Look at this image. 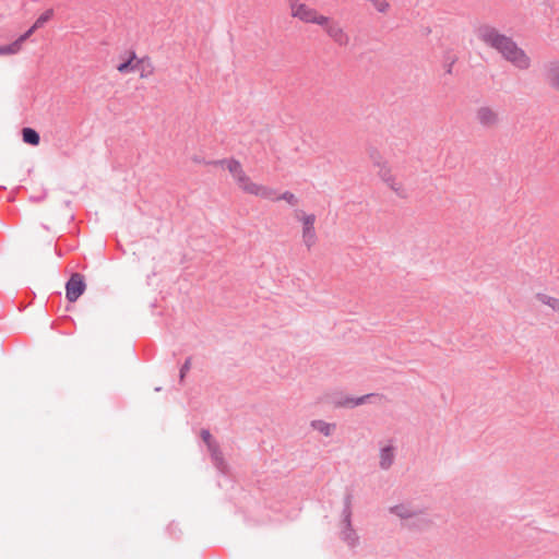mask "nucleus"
Returning a JSON list of instances; mask_svg holds the SVG:
<instances>
[{"label":"nucleus","instance_id":"412c9836","mask_svg":"<svg viewBox=\"0 0 559 559\" xmlns=\"http://www.w3.org/2000/svg\"><path fill=\"white\" fill-rule=\"evenodd\" d=\"M536 298L544 305H547L549 306L554 311L558 312L559 313V299L558 298H555V297H551V296H548L546 294H543V293H538L536 295Z\"/></svg>","mask_w":559,"mask_h":559},{"label":"nucleus","instance_id":"20e7f679","mask_svg":"<svg viewBox=\"0 0 559 559\" xmlns=\"http://www.w3.org/2000/svg\"><path fill=\"white\" fill-rule=\"evenodd\" d=\"M304 227H302V240L304 243L310 249L317 240V234L314 230V214H305L301 218Z\"/></svg>","mask_w":559,"mask_h":559},{"label":"nucleus","instance_id":"bb28decb","mask_svg":"<svg viewBox=\"0 0 559 559\" xmlns=\"http://www.w3.org/2000/svg\"><path fill=\"white\" fill-rule=\"evenodd\" d=\"M285 200L290 205H296L298 203V199L290 191H285L281 195L276 197V201Z\"/></svg>","mask_w":559,"mask_h":559},{"label":"nucleus","instance_id":"0eeeda50","mask_svg":"<svg viewBox=\"0 0 559 559\" xmlns=\"http://www.w3.org/2000/svg\"><path fill=\"white\" fill-rule=\"evenodd\" d=\"M545 80L551 88L559 92V61H551L546 64Z\"/></svg>","mask_w":559,"mask_h":559},{"label":"nucleus","instance_id":"f8f14e48","mask_svg":"<svg viewBox=\"0 0 559 559\" xmlns=\"http://www.w3.org/2000/svg\"><path fill=\"white\" fill-rule=\"evenodd\" d=\"M223 163H226V168L233 175L234 178H236L243 170L240 162L235 158L210 160L207 164L218 166V165H223Z\"/></svg>","mask_w":559,"mask_h":559},{"label":"nucleus","instance_id":"c756f323","mask_svg":"<svg viewBox=\"0 0 559 559\" xmlns=\"http://www.w3.org/2000/svg\"><path fill=\"white\" fill-rule=\"evenodd\" d=\"M388 185L399 197L405 198V194L403 193V189H402L401 185L395 183V180Z\"/></svg>","mask_w":559,"mask_h":559},{"label":"nucleus","instance_id":"b1692460","mask_svg":"<svg viewBox=\"0 0 559 559\" xmlns=\"http://www.w3.org/2000/svg\"><path fill=\"white\" fill-rule=\"evenodd\" d=\"M378 176L385 182L390 183L394 181V176L391 174V168L389 167L388 163L381 165L378 167Z\"/></svg>","mask_w":559,"mask_h":559},{"label":"nucleus","instance_id":"2f4dec72","mask_svg":"<svg viewBox=\"0 0 559 559\" xmlns=\"http://www.w3.org/2000/svg\"><path fill=\"white\" fill-rule=\"evenodd\" d=\"M192 160H193L194 163H198V164L203 163V164H205V165H209V164H207L209 162H205L203 158L199 157L198 155H194V156L192 157Z\"/></svg>","mask_w":559,"mask_h":559},{"label":"nucleus","instance_id":"423d86ee","mask_svg":"<svg viewBox=\"0 0 559 559\" xmlns=\"http://www.w3.org/2000/svg\"><path fill=\"white\" fill-rule=\"evenodd\" d=\"M476 118L478 122L485 128H491L499 121L498 114L488 106H483L477 109Z\"/></svg>","mask_w":559,"mask_h":559},{"label":"nucleus","instance_id":"39448f33","mask_svg":"<svg viewBox=\"0 0 559 559\" xmlns=\"http://www.w3.org/2000/svg\"><path fill=\"white\" fill-rule=\"evenodd\" d=\"M372 396H374L373 393L366 394L359 397L337 395L333 397L332 403L337 408H354L356 406L365 404Z\"/></svg>","mask_w":559,"mask_h":559},{"label":"nucleus","instance_id":"1a4fd4ad","mask_svg":"<svg viewBox=\"0 0 559 559\" xmlns=\"http://www.w3.org/2000/svg\"><path fill=\"white\" fill-rule=\"evenodd\" d=\"M293 16L300 19L306 23H311L314 17L316 10L307 7L306 4L292 3Z\"/></svg>","mask_w":559,"mask_h":559},{"label":"nucleus","instance_id":"393cba45","mask_svg":"<svg viewBox=\"0 0 559 559\" xmlns=\"http://www.w3.org/2000/svg\"><path fill=\"white\" fill-rule=\"evenodd\" d=\"M457 61V57L453 55L451 51H447L443 56V64L445 68V73L452 74V68L454 63Z\"/></svg>","mask_w":559,"mask_h":559},{"label":"nucleus","instance_id":"a878e982","mask_svg":"<svg viewBox=\"0 0 559 559\" xmlns=\"http://www.w3.org/2000/svg\"><path fill=\"white\" fill-rule=\"evenodd\" d=\"M191 362H192V358L188 357L185 360V362L182 364V366L180 367V370H179V383L180 384L185 383L186 376L189 372V370L191 369Z\"/></svg>","mask_w":559,"mask_h":559},{"label":"nucleus","instance_id":"f257e3e1","mask_svg":"<svg viewBox=\"0 0 559 559\" xmlns=\"http://www.w3.org/2000/svg\"><path fill=\"white\" fill-rule=\"evenodd\" d=\"M476 34L484 44L496 49L515 68L527 70L531 67V58L511 37L500 34L495 27L487 24L480 25Z\"/></svg>","mask_w":559,"mask_h":559},{"label":"nucleus","instance_id":"473e14b6","mask_svg":"<svg viewBox=\"0 0 559 559\" xmlns=\"http://www.w3.org/2000/svg\"><path fill=\"white\" fill-rule=\"evenodd\" d=\"M31 199H32V200H34V201H37V202H38V201H40L43 198L35 197V198H31Z\"/></svg>","mask_w":559,"mask_h":559},{"label":"nucleus","instance_id":"dca6fc26","mask_svg":"<svg viewBox=\"0 0 559 559\" xmlns=\"http://www.w3.org/2000/svg\"><path fill=\"white\" fill-rule=\"evenodd\" d=\"M394 462V447L386 445L380 451V467L382 469H389Z\"/></svg>","mask_w":559,"mask_h":559},{"label":"nucleus","instance_id":"4468645a","mask_svg":"<svg viewBox=\"0 0 559 559\" xmlns=\"http://www.w3.org/2000/svg\"><path fill=\"white\" fill-rule=\"evenodd\" d=\"M26 36H19L13 43L0 46V55H15L22 49V45L26 41Z\"/></svg>","mask_w":559,"mask_h":559},{"label":"nucleus","instance_id":"f3484780","mask_svg":"<svg viewBox=\"0 0 559 559\" xmlns=\"http://www.w3.org/2000/svg\"><path fill=\"white\" fill-rule=\"evenodd\" d=\"M22 133V140L24 143L29 144L32 146H37L40 142V135L38 131L31 127H24L21 130Z\"/></svg>","mask_w":559,"mask_h":559},{"label":"nucleus","instance_id":"c85d7f7f","mask_svg":"<svg viewBox=\"0 0 559 559\" xmlns=\"http://www.w3.org/2000/svg\"><path fill=\"white\" fill-rule=\"evenodd\" d=\"M330 19L324 15H318L317 12L314 13V17L312 19L311 23L321 25V26H328L330 25Z\"/></svg>","mask_w":559,"mask_h":559},{"label":"nucleus","instance_id":"7ed1b4c3","mask_svg":"<svg viewBox=\"0 0 559 559\" xmlns=\"http://www.w3.org/2000/svg\"><path fill=\"white\" fill-rule=\"evenodd\" d=\"M86 283L83 274L74 272L66 282V298L69 302L76 301L85 292Z\"/></svg>","mask_w":559,"mask_h":559},{"label":"nucleus","instance_id":"aec40b11","mask_svg":"<svg viewBox=\"0 0 559 559\" xmlns=\"http://www.w3.org/2000/svg\"><path fill=\"white\" fill-rule=\"evenodd\" d=\"M390 512L405 520L416 518L418 515V512L411 510L408 507L404 504H396L394 507H391Z\"/></svg>","mask_w":559,"mask_h":559},{"label":"nucleus","instance_id":"ddd939ff","mask_svg":"<svg viewBox=\"0 0 559 559\" xmlns=\"http://www.w3.org/2000/svg\"><path fill=\"white\" fill-rule=\"evenodd\" d=\"M52 16H53V10L52 9L46 10L44 13H41L37 17L35 23L23 35L26 36V39H28L34 34V32L36 29L43 27L45 25V23H47Z\"/></svg>","mask_w":559,"mask_h":559},{"label":"nucleus","instance_id":"6e6552de","mask_svg":"<svg viewBox=\"0 0 559 559\" xmlns=\"http://www.w3.org/2000/svg\"><path fill=\"white\" fill-rule=\"evenodd\" d=\"M325 32L340 46H346L349 41L348 35L336 23L328 25Z\"/></svg>","mask_w":559,"mask_h":559},{"label":"nucleus","instance_id":"7c9ffc66","mask_svg":"<svg viewBox=\"0 0 559 559\" xmlns=\"http://www.w3.org/2000/svg\"><path fill=\"white\" fill-rule=\"evenodd\" d=\"M417 521H418V523H413V525L417 526L419 528L427 527V526H429L431 524L430 520H427V519H424V518H420Z\"/></svg>","mask_w":559,"mask_h":559},{"label":"nucleus","instance_id":"6ab92c4d","mask_svg":"<svg viewBox=\"0 0 559 559\" xmlns=\"http://www.w3.org/2000/svg\"><path fill=\"white\" fill-rule=\"evenodd\" d=\"M311 427L314 430H318L319 432L324 435L325 437H330L333 433V431L335 430L336 425L335 424L326 423V421L321 420V419H316V420L311 421Z\"/></svg>","mask_w":559,"mask_h":559},{"label":"nucleus","instance_id":"cd10ccee","mask_svg":"<svg viewBox=\"0 0 559 559\" xmlns=\"http://www.w3.org/2000/svg\"><path fill=\"white\" fill-rule=\"evenodd\" d=\"M201 438H202V440L204 441V443L206 444L207 448L210 445H213V444L217 443L215 440H213L212 435H211L210 430H207V429H202L201 430Z\"/></svg>","mask_w":559,"mask_h":559},{"label":"nucleus","instance_id":"72a5a7b5","mask_svg":"<svg viewBox=\"0 0 559 559\" xmlns=\"http://www.w3.org/2000/svg\"><path fill=\"white\" fill-rule=\"evenodd\" d=\"M160 390H162V388H160V386L155 388V391H156V392H159Z\"/></svg>","mask_w":559,"mask_h":559},{"label":"nucleus","instance_id":"a211bd4d","mask_svg":"<svg viewBox=\"0 0 559 559\" xmlns=\"http://www.w3.org/2000/svg\"><path fill=\"white\" fill-rule=\"evenodd\" d=\"M136 71L140 72L141 78H147L154 72V67L148 57L138 59L135 61Z\"/></svg>","mask_w":559,"mask_h":559},{"label":"nucleus","instance_id":"5701e85b","mask_svg":"<svg viewBox=\"0 0 559 559\" xmlns=\"http://www.w3.org/2000/svg\"><path fill=\"white\" fill-rule=\"evenodd\" d=\"M368 155L374 167H379L386 163V160L383 159L381 153L376 147H369Z\"/></svg>","mask_w":559,"mask_h":559},{"label":"nucleus","instance_id":"4be33fe9","mask_svg":"<svg viewBox=\"0 0 559 559\" xmlns=\"http://www.w3.org/2000/svg\"><path fill=\"white\" fill-rule=\"evenodd\" d=\"M237 185L239 188L249 194V187L251 185H257L255 182H252L250 178L247 176V174L242 170L236 178H235Z\"/></svg>","mask_w":559,"mask_h":559},{"label":"nucleus","instance_id":"2eb2a0df","mask_svg":"<svg viewBox=\"0 0 559 559\" xmlns=\"http://www.w3.org/2000/svg\"><path fill=\"white\" fill-rule=\"evenodd\" d=\"M136 60H138V57H136L135 51L130 50L128 52V58L117 66V70L123 74L134 72V71H136V67H135Z\"/></svg>","mask_w":559,"mask_h":559},{"label":"nucleus","instance_id":"f03ea898","mask_svg":"<svg viewBox=\"0 0 559 559\" xmlns=\"http://www.w3.org/2000/svg\"><path fill=\"white\" fill-rule=\"evenodd\" d=\"M344 507L342 511V530L340 533L341 539L346 543L350 548H354L358 545L359 537L352 524V502H353V492L347 489L344 496Z\"/></svg>","mask_w":559,"mask_h":559},{"label":"nucleus","instance_id":"9d476101","mask_svg":"<svg viewBox=\"0 0 559 559\" xmlns=\"http://www.w3.org/2000/svg\"><path fill=\"white\" fill-rule=\"evenodd\" d=\"M207 450L210 451L211 453V460L214 464V466L221 471V472H225L227 465H226V462H225V459H224V455L221 451V448H219V444L218 443H215L213 445H210L207 448Z\"/></svg>","mask_w":559,"mask_h":559},{"label":"nucleus","instance_id":"f704fd0d","mask_svg":"<svg viewBox=\"0 0 559 559\" xmlns=\"http://www.w3.org/2000/svg\"><path fill=\"white\" fill-rule=\"evenodd\" d=\"M289 1H290V4H292V3H296V0H289Z\"/></svg>","mask_w":559,"mask_h":559},{"label":"nucleus","instance_id":"9b49d317","mask_svg":"<svg viewBox=\"0 0 559 559\" xmlns=\"http://www.w3.org/2000/svg\"><path fill=\"white\" fill-rule=\"evenodd\" d=\"M249 194L261 197L265 200L276 201L274 189L258 183L249 187Z\"/></svg>","mask_w":559,"mask_h":559}]
</instances>
